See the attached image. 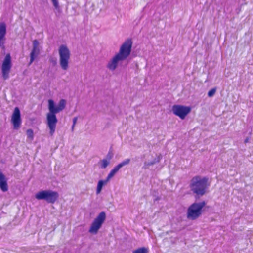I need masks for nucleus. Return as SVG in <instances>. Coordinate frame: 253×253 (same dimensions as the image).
<instances>
[{"instance_id":"f257e3e1","label":"nucleus","mask_w":253,"mask_h":253,"mask_svg":"<svg viewBox=\"0 0 253 253\" xmlns=\"http://www.w3.org/2000/svg\"><path fill=\"white\" fill-rule=\"evenodd\" d=\"M132 43L133 42L131 38H128L120 46L118 52L108 62L106 67L109 70L113 71L118 66L123 68L126 67L128 62H125L131 54Z\"/></svg>"},{"instance_id":"f03ea898","label":"nucleus","mask_w":253,"mask_h":253,"mask_svg":"<svg viewBox=\"0 0 253 253\" xmlns=\"http://www.w3.org/2000/svg\"><path fill=\"white\" fill-rule=\"evenodd\" d=\"M66 101L64 99L60 100L57 105L52 99L48 100L49 112L46 114V125L49 129V134L52 136L55 131L58 119L56 114L62 111L65 108Z\"/></svg>"},{"instance_id":"7ed1b4c3","label":"nucleus","mask_w":253,"mask_h":253,"mask_svg":"<svg viewBox=\"0 0 253 253\" xmlns=\"http://www.w3.org/2000/svg\"><path fill=\"white\" fill-rule=\"evenodd\" d=\"M208 181V177L200 175L194 176L191 179L189 186L190 190L195 194L196 200L199 199L207 193V190L210 185Z\"/></svg>"},{"instance_id":"20e7f679","label":"nucleus","mask_w":253,"mask_h":253,"mask_svg":"<svg viewBox=\"0 0 253 253\" xmlns=\"http://www.w3.org/2000/svg\"><path fill=\"white\" fill-rule=\"evenodd\" d=\"M206 202L202 201L200 202H194L188 208L187 218L194 220L198 218L202 214L203 208L206 206Z\"/></svg>"},{"instance_id":"39448f33","label":"nucleus","mask_w":253,"mask_h":253,"mask_svg":"<svg viewBox=\"0 0 253 253\" xmlns=\"http://www.w3.org/2000/svg\"><path fill=\"white\" fill-rule=\"evenodd\" d=\"M35 197L38 200H44L47 203L54 204L58 199L59 194L57 191L52 190H42L38 192Z\"/></svg>"},{"instance_id":"423d86ee","label":"nucleus","mask_w":253,"mask_h":253,"mask_svg":"<svg viewBox=\"0 0 253 253\" xmlns=\"http://www.w3.org/2000/svg\"><path fill=\"white\" fill-rule=\"evenodd\" d=\"M59 55V64L63 70H67L69 68L70 51L66 45H61L58 49Z\"/></svg>"},{"instance_id":"0eeeda50","label":"nucleus","mask_w":253,"mask_h":253,"mask_svg":"<svg viewBox=\"0 0 253 253\" xmlns=\"http://www.w3.org/2000/svg\"><path fill=\"white\" fill-rule=\"evenodd\" d=\"M191 111V107L182 105H174L172 107L173 114L182 120L184 119Z\"/></svg>"},{"instance_id":"6e6552de","label":"nucleus","mask_w":253,"mask_h":253,"mask_svg":"<svg viewBox=\"0 0 253 253\" xmlns=\"http://www.w3.org/2000/svg\"><path fill=\"white\" fill-rule=\"evenodd\" d=\"M22 118L20 110L19 107H16L14 109L11 115V123L14 130H18L21 126Z\"/></svg>"},{"instance_id":"1a4fd4ad","label":"nucleus","mask_w":253,"mask_h":253,"mask_svg":"<svg viewBox=\"0 0 253 253\" xmlns=\"http://www.w3.org/2000/svg\"><path fill=\"white\" fill-rule=\"evenodd\" d=\"M12 67L11 57L10 53L5 56L1 66V72L4 80L9 78V74Z\"/></svg>"},{"instance_id":"9d476101","label":"nucleus","mask_w":253,"mask_h":253,"mask_svg":"<svg viewBox=\"0 0 253 253\" xmlns=\"http://www.w3.org/2000/svg\"><path fill=\"white\" fill-rule=\"evenodd\" d=\"M39 42L38 40L35 39L33 41V48L30 54L29 64L32 63L36 57L40 54V50L38 47Z\"/></svg>"},{"instance_id":"9b49d317","label":"nucleus","mask_w":253,"mask_h":253,"mask_svg":"<svg viewBox=\"0 0 253 253\" xmlns=\"http://www.w3.org/2000/svg\"><path fill=\"white\" fill-rule=\"evenodd\" d=\"M6 34V25L4 22L0 23V47L5 48V35Z\"/></svg>"},{"instance_id":"f8f14e48","label":"nucleus","mask_w":253,"mask_h":253,"mask_svg":"<svg viewBox=\"0 0 253 253\" xmlns=\"http://www.w3.org/2000/svg\"><path fill=\"white\" fill-rule=\"evenodd\" d=\"M0 189L3 192L8 190L7 179L0 169Z\"/></svg>"},{"instance_id":"ddd939ff","label":"nucleus","mask_w":253,"mask_h":253,"mask_svg":"<svg viewBox=\"0 0 253 253\" xmlns=\"http://www.w3.org/2000/svg\"><path fill=\"white\" fill-rule=\"evenodd\" d=\"M102 225V224H101L100 223L94 220L90 225L89 232L91 234H96L97 233L98 230L101 227Z\"/></svg>"},{"instance_id":"4468645a","label":"nucleus","mask_w":253,"mask_h":253,"mask_svg":"<svg viewBox=\"0 0 253 253\" xmlns=\"http://www.w3.org/2000/svg\"><path fill=\"white\" fill-rule=\"evenodd\" d=\"M162 156L161 154H160L158 156H157V157L154 158L152 161L148 162H145L144 163L143 168L146 169L148 168V166H152L156 163H158L162 159Z\"/></svg>"},{"instance_id":"2eb2a0df","label":"nucleus","mask_w":253,"mask_h":253,"mask_svg":"<svg viewBox=\"0 0 253 253\" xmlns=\"http://www.w3.org/2000/svg\"><path fill=\"white\" fill-rule=\"evenodd\" d=\"M106 218V214L104 211H102L99 213L97 217L94 219L95 221L103 224Z\"/></svg>"},{"instance_id":"dca6fc26","label":"nucleus","mask_w":253,"mask_h":253,"mask_svg":"<svg viewBox=\"0 0 253 253\" xmlns=\"http://www.w3.org/2000/svg\"><path fill=\"white\" fill-rule=\"evenodd\" d=\"M106 185L103 180H99L97 183L96 193L97 194L100 193L104 186Z\"/></svg>"},{"instance_id":"f3484780","label":"nucleus","mask_w":253,"mask_h":253,"mask_svg":"<svg viewBox=\"0 0 253 253\" xmlns=\"http://www.w3.org/2000/svg\"><path fill=\"white\" fill-rule=\"evenodd\" d=\"M132 253H149V249L145 247L138 248L133 250Z\"/></svg>"},{"instance_id":"a211bd4d","label":"nucleus","mask_w":253,"mask_h":253,"mask_svg":"<svg viewBox=\"0 0 253 253\" xmlns=\"http://www.w3.org/2000/svg\"><path fill=\"white\" fill-rule=\"evenodd\" d=\"M100 162L101 163L100 168L101 169H105L107 168V167L109 165L110 161L107 160L106 159H103L102 160L100 161Z\"/></svg>"},{"instance_id":"6ab92c4d","label":"nucleus","mask_w":253,"mask_h":253,"mask_svg":"<svg viewBox=\"0 0 253 253\" xmlns=\"http://www.w3.org/2000/svg\"><path fill=\"white\" fill-rule=\"evenodd\" d=\"M130 162V159H126L124 160V161H123L120 163H119V164H118L117 165V166L120 169L123 167L129 164Z\"/></svg>"},{"instance_id":"aec40b11","label":"nucleus","mask_w":253,"mask_h":253,"mask_svg":"<svg viewBox=\"0 0 253 253\" xmlns=\"http://www.w3.org/2000/svg\"><path fill=\"white\" fill-rule=\"evenodd\" d=\"M26 134L27 138L30 140H33L34 139V132L32 129H28L26 131Z\"/></svg>"},{"instance_id":"412c9836","label":"nucleus","mask_w":253,"mask_h":253,"mask_svg":"<svg viewBox=\"0 0 253 253\" xmlns=\"http://www.w3.org/2000/svg\"><path fill=\"white\" fill-rule=\"evenodd\" d=\"M120 169L116 166L109 173V176L113 177L116 173L119 171Z\"/></svg>"},{"instance_id":"4be33fe9","label":"nucleus","mask_w":253,"mask_h":253,"mask_svg":"<svg viewBox=\"0 0 253 253\" xmlns=\"http://www.w3.org/2000/svg\"><path fill=\"white\" fill-rule=\"evenodd\" d=\"M113 156H114V154L112 152V148L111 147H110V148L109 150V152L106 156V159L110 161V160L113 158Z\"/></svg>"},{"instance_id":"5701e85b","label":"nucleus","mask_w":253,"mask_h":253,"mask_svg":"<svg viewBox=\"0 0 253 253\" xmlns=\"http://www.w3.org/2000/svg\"><path fill=\"white\" fill-rule=\"evenodd\" d=\"M216 91V87H214V88L210 89L208 92V96L209 97H213L214 95V94H215Z\"/></svg>"},{"instance_id":"b1692460","label":"nucleus","mask_w":253,"mask_h":253,"mask_svg":"<svg viewBox=\"0 0 253 253\" xmlns=\"http://www.w3.org/2000/svg\"><path fill=\"white\" fill-rule=\"evenodd\" d=\"M49 62L52 64L53 67L57 65V59L55 57H50L49 58Z\"/></svg>"},{"instance_id":"393cba45","label":"nucleus","mask_w":253,"mask_h":253,"mask_svg":"<svg viewBox=\"0 0 253 253\" xmlns=\"http://www.w3.org/2000/svg\"><path fill=\"white\" fill-rule=\"evenodd\" d=\"M51 1L55 9H58L59 8V2L58 0H51Z\"/></svg>"},{"instance_id":"a878e982","label":"nucleus","mask_w":253,"mask_h":253,"mask_svg":"<svg viewBox=\"0 0 253 253\" xmlns=\"http://www.w3.org/2000/svg\"><path fill=\"white\" fill-rule=\"evenodd\" d=\"M112 177L111 176H109V175L108 174L107 177L106 178V179L105 180H103V181L104 182H105V183L106 184L110 180L111 178H112Z\"/></svg>"},{"instance_id":"bb28decb","label":"nucleus","mask_w":253,"mask_h":253,"mask_svg":"<svg viewBox=\"0 0 253 253\" xmlns=\"http://www.w3.org/2000/svg\"><path fill=\"white\" fill-rule=\"evenodd\" d=\"M77 119H78V118L77 117H74L73 119V126H75L76 125V123L77 122Z\"/></svg>"},{"instance_id":"cd10ccee","label":"nucleus","mask_w":253,"mask_h":253,"mask_svg":"<svg viewBox=\"0 0 253 253\" xmlns=\"http://www.w3.org/2000/svg\"><path fill=\"white\" fill-rule=\"evenodd\" d=\"M249 139H249V137H247V138L244 140V143H245V144H246V143H247L249 142Z\"/></svg>"},{"instance_id":"c85d7f7f","label":"nucleus","mask_w":253,"mask_h":253,"mask_svg":"<svg viewBox=\"0 0 253 253\" xmlns=\"http://www.w3.org/2000/svg\"><path fill=\"white\" fill-rule=\"evenodd\" d=\"M74 126H73V125H72V131H73V130H74Z\"/></svg>"}]
</instances>
